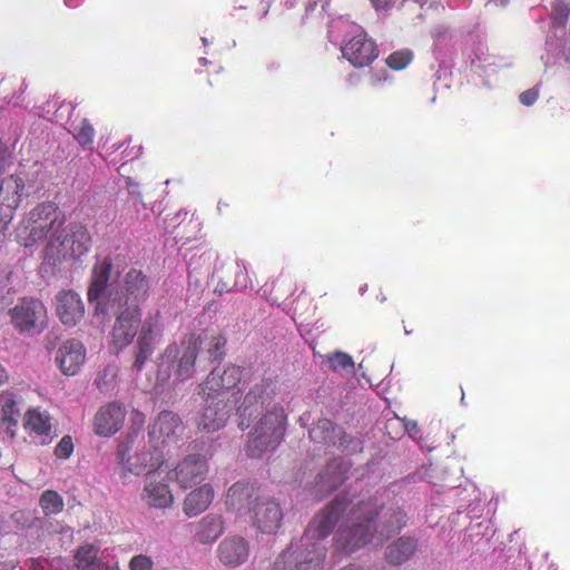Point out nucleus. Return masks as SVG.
<instances>
[{
    "label": "nucleus",
    "mask_w": 570,
    "mask_h": 570,
    "mask_svg": "<svg viewBox=\"0 0 570 570\" xmlns=\"http://www.w3.org/2000/svg\"><path fill=\"white\" fill-rule=\"evenodd\" d=\"M242 373L240 367L234 365L222 372L214 368L199 384L204 406L197 429L208 434L217 432L226 425L233 411L240 430L249 428L258 417L248 434L246 451L249 456L259 459L273 453L281 444L287 424L284 405L289 403L291 396L277 390L269 379L253 384L240 395Z\"/></svg>",
    "instance_id": "f257e3e1"
},
{
    "label": "nucleus",
    "mask_w": 570,
    "mask_h": 570,
    "mask_svg": "<svg viewBox=\"0 0 570 570\" xmlns=\"http://www.w3.org/2000/svg\"><path fill=\"white\" fill-rule=\"evenodd\" d=\"M406 513L399 507H385L382 497L348 501L335 498L308 524L297 543L281 558L294 562L295 570H324L326 538L340 522L335 533L338 550L352 553L366 546L379 547L406 525Z\"/></svg>",
    "instance_id": "f03ea898"
},
{
    "label": "nucleus",
    "mask_w": 570,
    "mask_h": 570,
    "mask_svg": "<svg viewBox=\"0 0 570 570\" xmlns=\"http://www.w3.org/2000/svg\"><path fill=\"white\" fill-rule=\"evenodd\" d=\"M16 237L26 248L48 239L45 256L51 265L80 261L91 247L87 227L80 223L65 225V215L53 202H42L26 213L18 223Z\"/></svg>",
    "instance_id": "7ed1b4c3"
},
{
    "label": "nucleus",
    "mask_w": 570,
    "mask_h": 570,
    "mask_svg": "<svg viewBox=\"0 0 570 570\" xmlns=\"http://www.w3.org/2000/svg\"><path fill=\"white\" fill-rule=\"evenodd\" d=\"M112 263L109 257L99 258L92 267L88 299L96 303L95 314L107 313L110 305H140L147 299L150 281L137 268L128 269L116 285H108Z\"/></svg>",
    "instance_id": "20e7f679"
},
{
    "label": "nucleus",
    "mask_w": 570,
    "mask_h": 570,
    "mask_svg": "<svg viewBox=\"0 0 570 570\" xmlns=\"http://www.w3.org/2000/svg\"><path fill=\"white\" fill-rule=\"evenodd\" d=\"M198 352L196 338H190L181 348L175 344L167 346L158 365L157 382L161 384L168 382L171 370H174V383H183L191 379L196 372Z\"/></svg>",
    "instance_id": "39448f33"
},
{
    "label": "nucleus",
    "mask_w": 570,
    "mask_h": 570,
    "mask_svg": "<svg viewBox=\"0 0 570 570\" xmlns=\"http://www.w3.org/2000/svg\"><path fill=\"white\" fill-rule=\"evenodd\" d=\"M100 314H112L115 316L110 332L111 346L117 351L129 346L137 336L138 330L142 323L141 307L138 305L125 306L115 304L108 306L107 313H98L97 315Z\"/></svg>",
    "instance_id": "423d86ee"
},
{
    "label": "nucleus",
    "mask_w": 570,
    "mask_h": 570,
    "mask_svg": "<svg viewBox=\"0 0 570 570\" xmlns=\"http://www.w3.org/2000/svg\"><path fill=\"white\" fill-rule=\"evenodd\" d=\"M185 425L181 419L171 411H161L149 426L148 439L150 448L165 452L166 448L178 445L185 436Z\"/></svg>",
    "instance_id": "0eeeda50"
},
{
    "label": "nucleus",
    "mask_w": 570,
    "mask_h": 570,
    "mask_svg": "<svg viewBox=\"0 0 570 570\" xmlns=\"http://www.w3.org/2000/svg\"><path fill=\"white\" fill-rule=\"evenodd\" d=\"M11 323L24 335L40 333L47 318V309L42 302L35 298H22L9 311Z\"/></svg>",
    "instance_id": "6e6552de"
},
{
    "label": "nucleus",
    "mask_w": 570,
    "mask_h": 570,
    "mask_svg": "<svg viewBox=\"0 0 570 570\" xmlns=\"http://www.w3.org/2000/svg\"><path fill=\"white\" fill-rule=\"evenodd\" d=\"M308 433L315 443L335 446L342 452L357 453L363 450L361 440L347 435L342 428L328 419L318 420Z\"/></svg>",
    "instance_id": "1a4fd4ad"
},
{
    "label": "nucleus",
    "mask_w": 570,
    "mask_h": 570,
    "mask_svg": "<svg viewBox=\"0 0 570 570\" xmlns=\"http://www.w3.org/2000/svg\"><path fill=\"white\" fill-rule=\"evenodd\" d=\"M163 333V325L158 313L148 315L141 323L136 343L134 368L140 372L147 360L153 355L155 345Z\"/></svg>",
    "instance_id": "9d476101"
},
{
    "label": "nucleus",
    "mask_w": 570,
    "mask_h": 570,
    "mask_svg": "<svg viewBox=\"0 0 570 570\" xmlns=\"http://www.w3.org/2000/svg\"><path fill=\"white\" fill-rule=\"evenodd\" d=\"M23 428L31 441L38 445H47L57 436L53 417L41 407H30L24 413Z\"/></svg>",
    "instance_id": "9b49d317"
},
{
    "label": "nucleus",
    "mask_w": 570,
    "mask_h": 570,
    "mask_svg": "<svg viewBox=\"0 0 570 570\" xmlns=\"http://www.w3.org/2000/svg\"><path fill=\"white\" fill-rule=\"evenodd\" d=\"M166 476L159 472H149L144 480L140 500L145 505L153 509L165 510L174 504V494L169 488Z\"/></svg>",
    "instance_id": "f8f14e48"
},
{
    "label": "nucleus",
    "mask_w": 570,
    "mask_h": 570,
    "mask_svg": "<svg viewBox=\"0 0 570 570\" xmlns=\"http://www.w3.org/2000/svg\"><path fill=\"white\" fill-rule=\"evenodd\" d=\"M208 473V462L199 454L185 456L168 472V478L174 480L179 488L188 489L200 484Z\"/></svg>",
    "instance_id": "ddd939ff"
},
{
    "label": "nucleus",
    "mask_w": 570,
    "mask_h": 570,
    "mask_svg": "<svg viewBox=\"0 0 570 570\" xmlns=\"http://www.w3.org/2000/svg\"><path fill=\"white\" fill-rule=\"evenodd\" d=\"M250 556V542L240 534H228L217 546L216 558L229 569L245 564Z\"/></svg>",
    "instance_id": "4468645a"
},
{
    "label": "nucleus",
    "mask_w": 570,
    "mask_h": 570,
    "mask_svg": "<svg viewBox=\"0 0 570 570\" xmlns=\"http://www.w3.org/2000/svg\"><path fill=\"white\" fill-rule=\"evenodd\" d=\"M118 462L122 468L135 475H140L145 472H155L165 462V452L160 449L153 448L151 452H141L134 456L128 454V449L119 446L117 450Z\"/></svg>",
    "instance_id": "2eb2a0df"
},
{
    "label": "nucleus",
    "mask_w": 570,
    "mask_h": 570,
    "mask_svg": "<svg viewBox=\"0 0 570 570\" xmlns=\"http://www.w3.org/2000/svg\"><path fill=\"white\" fill-rule=\"evenodd\" d=\"M255 529L265 534H273L279 529L283 520V510L279 503L269 498L257 500L250 511Z\"/></svg>",
    "instance_id": "dca6fc26"
},
{
    "label": "nucleus",
    "mask_w": 570,
    "mask_h": 570,
    "mask_svg": "<svg viewBox=\"0 0 570 570\" xmlns=\"http://www.w3.org/2000/svg\"><path fill=\"white\" fill-rule=\"evenodd\" d=\"M56 314L68 327H73L83 318L85 304L78 293L72 289L60 291L55 298Z\"/></svg>",
    "instance_id": "f3484780"
},
{
    "label": "nucleus",
    "mask_w": 570,
    "mask_h": 570,
    "mask_svg": "<svg viewBox=\"0 0 570 570\" xmlns=\"http://www.w3.org/2000/svg\"><path fill=\"white\" fill-rule=\"evenodd\" d=\"M341 50L354 67L368 66L379 56L376 45L363 32L352 37Z\"/></svg>",
    "instance_id": "a211bd4d"
},
{
    "label": "nucleus",
    "mask_w": 570,
    "mask_h": 570,
    "mask_svg": "<svg viewBox=\"0 0 570 570\" xmlns=\"http://www.w3.org/2000/svg\"><path fill=\"white\" fill-rule=\"evenodd\" d=\"M125 416V407L117 402L100 406L94 417L95 433L105 438L116 434L121 429Z\"/></svg>",
    "instance_id": "6ab92c4d"
},
{
    "label": "nucleus",
    "mask_w": 570,
    "mask_h": 570,
    "mask_svg": "<svg viewBox=\"0 0 570 570\" xmlns=\"http://www.w3.org/2000/svg\"><path fill=\"white\" fill-rule=\"evenodd\" d=\"M348 466L343 459H334L318 474L314 485V497L321 500L337 489L345 480Z\"/></svg>",
    "instance_id": "aec40b11"
},
{
    "label": "nucleus",
    "mask_w": 570,
    "mask_h": 570,
    "mask_svg": "<svg viewBox=\"0 0 570 570\" xmlns=\"http://www.w3.org/2000/svg\"><path fill=\"white\" fill-rule=\"evenodd\" d=\"M86 358L83 344L71 338L61 344L57 351L56 362L66 375H75L82 366Z\"/></svg>",
    "instance_id": "412c9836"
},
{
    "label": "nucleus",
    "mask_w": 570,
    "mask_h": 570,
    "mask_svg": "<svg viewBox=\"0 0 570 570\" xmlns=\"http://www.w3.org/2000/svg\"><path fill=\"white\" fill-rule=\"evenodd\" d=\"M98 546L85 543L76 550L72 563L62 558H53L51 567L56 570H96L98 567Z\"/></svg>",
    "instance_id": "4be33fe9"
},
{
    "label": "nucleus",
    "mask_w": 570,
    "mask_h": 570,
    "mask_svg": "<svg viewBox=\"0 0 570 570\" xmlns=\"http://www.w3.org/2000/svg\"><path fill=\"white\" fill-rule=\"evenodd\" d=\"M194 539L200 544H213L225 531V519L220 514L208 513L193 524Z\"/></svg>",
    "instance_id": "5701e85b"
},
{
    "label": "nucleus",
    "mask_w": 570,
    "mask_h": 570,
    "mask_svg": "<svg viewBox=\"0 0 570 570\" xmlns=\"http://www.w3.org/2000/svg\"><path fill=\"white\" fill-rule=\"evenodd\" d=\"M257 500L255 487L246 482H236L226 495L227 507L238 513L252 511Z\"/></svg>",
    "instance_id": "b1692460"
},
{
    "label": "nucleus",
    "mask_w": 570,
    "mask_h": 570,
    "mask_svg": "<svg viewBox=\"0 0 570 570\" xmlns=\"http://www.w3.org/2000/svg\"><path fill=\"white\" fill-rule=\"evenodd\" d=\"M214 500V489L210 484H203L190 491L184 502V513L191 518L206 511Z\"/></svg>",
    "instance_id": "393cba45"
},
{
    "label": "nucleus",
    "mask_w": 570,
    "mask_h": 570,
    "mask_svg": "<svg viewBox=\"0 0 570 570\" xmlns=\"http://www.w3.org/2000/svg\"><path fill=\"white\" fill-rule=\"evenodd\" d=\"M419 543L413 537H400L385 549V560L392 566H401L417 551Z\"/></svg>",
    "instance_id": "a878e982"
},
{
    "label": "nucleus",
    "mask_w": 570,
    "mask_h": 570,
    "mask_svg": "<svg viewBox=\"0 0 570 570\" xmlns=\"http://www.w3.org/2000/svg\"><path fill=\"white\" fill-rule=\"evenodd\" d=\"M234 274H235V281L232 286H228L226 283L218 284L217 289L219 292L226 291L229 292L230 289L236 291H244L250 285L249 277L247 275V265L244 261L238 259L235 263L234 266Z\"/></svg>",
    "instance_id": "bb28decb"
},
{
    "label": "nucleus",
    "mask_w": 570,
    "mask_h": 570,
    "mask_svg": "<svg viewBox=\"0 0 570 570\" xmlns=\"http://www.w3.org/2000/svg\"><path fill=\"white\" fill-rule=\"evenodd\" d=\"M40 507L45 514H57L63 509V500L61 495L52 490L45 491L40 497Z\"/></svg>",
    "instance_id": "cd10ccee"
},
{
    "label": "nucleus",
    "mask_w": 570,
    "mask_h": 570,
    "mask_svg": "<svg viewBox=\"0 0 570 570\" xmlns=\"http://www.w3.org/2000/svg\"><path fill=\"white\" fill-rule=\"evenodd\" d=\"M70 132L73 138L82 146H89L94 141L95 130L87 119L71 126Z\"/></svg>",
    "instance_id": "c85d7f7f"
},
{
    "label": "nucleus",
    "mask_w": 570,
    "mask_h": 570,
    "mask_svg": "<svg viewBox=\"0 0 570 570\" xmlns=\"http://www.w3.org/2000/svg\"><path fill=\"white\" fill-rule=\"evenodd\" d=\"M327 362L333 371H345L352 373L354 371V361L351 355L344 352H335L327 356Z\"/></svg>",
    "instance_id": "c756f323"
},
{
    "label": "nucleus",
    "mask_w": 570,
    "mask_h": 570,
    "mask_svg": "<svg viewBox=\"0 0 570 570\" xmlns=\"http://www.w3.org/2000/svg\"><path fill=\"white\" fill-rule=\"evenodd\" d=\"M117 366L108 365L98 374L95 380V384L100 392L107 393L112 390L115 380L117 377Z\"/></svg>",
    "instance_id": "7c9ffc66"
},
{
    "label": "nucleus",
    "mask_w": 570,
    "mask_h": 570,
    "mask_svg": "<svg viewBox=\"0 0 570 570\" xmlns=\"http://www.w3.org/2000/svg\"><path fill=\"white\" fill-rule=\"evenodd\" d=\"M225 337L220 335L214 336L208 343V347L206 351L207 360L210 363L222 361L225 355Z\"/></svg>",
    "instance_id": "2f4dec72"
},
{
    "label": "nucleus",
    "mask_w": 570,
    "mask_h": 570,
    "mask_svg": "<svg viewBox=\"0 0 570 570\" xmlns=\"http://www.w3.org/2000/svg\"><path fill=\"white\" fill-rule=\"evenodd\" d=\"M569 6L561 0L553 1L552 4V27L563 28L569 17Z\"/></svg>",
    "instance_id": "473e14b6"
},
{
    "label": "nucleus",
    "mask_w": 570,
    "mask_h": 570,
    "mask_svg": "<svg viewBox=\"0 0 570 570\" xmlns=\"http://www.w3.org/2000/svg\"><path fill=\"white\" fill-rule=\"evenodd\" d=\"M412 60V52L410 50H400L391 53L386 58V65L394 69H404Z\"/></svg>",
    "instance_id": "72a5a7b5"
},
{
    "label": "nucleus",
    "mask_w": 570,
    "mask_h": 570,
    "mask_svg": "<svg viewBox=\"0 0 570 570\" xmlns=\"http://www.w3.org/2000/svg\"><path fill=\"white\" fill-rule=\"evenodd\" d=\"M73 452V442L70 435H65L55 449V454L59 459H68Z\"/></svg>",
    "instance_id": "f704fd0d"
},
{
    "label": "nucleus",
    "mask_w": 570,
    "mask_h": 570,
    "mask_svg": "<svg viewBox=\"0 0 570 570\" xmlns=\"http://www.w3.org/2000/svg\"><path fill=\"white\" fill-rule=\"evenodd\" d=\"M154 562L146 554L134 556L129 562L130 570H153Z\"/></svg>",
    "instance_id": "c9c22d12"
},
{
    "label": "nucleus",
    "mask_w": 570,
    "mask_h": 570,
    "mask_svg": "<svg viewBox=\"0 0 570 570\" xmlns=\"http://www.w3.org/2000/svg\"><path fill=\"white\" fill-rule=\"evenodd\" d=\"M130 424L134 432H139L145 424V414L138 410H132L130 413Z\"/></svg>",
    "instance_id": "e433bc0d"
},
{
    "label": "nucleus",
    "mask_w": 570,
    "mask_h": 570,
    "mask_svg": "<svg viewBox=\"0 0 570 570\" xmlns=\"http://www.w3.org/2000/svg\"><path fill=\"white\" fill-rule=\"evenodd\" d=\"M539 97L538 90L535 88H531L520 94L519 99L520 102L524 106H532Z\"/></svg>",
    "instance_id": "4c0bfd02"
},
{
    "label": "nucleus",
    "mask_w": 570,
    "mask_h": 570,
    "mask_svg": "<svg viewBox=\"0 0 570 570\" xmlns=\"http://www.w3.org/2000/svg\"><path fill=\"white\" fill-rule=\"evenodd\" d=\"M330 0H307L306 11L309 12L320 7L321 12H326Z\"/></svg>",
    "instance_id": "58836bf2"
},
{
    "label": "nucleus",
    "mask_w": 570,
    "mask_h": 570,
    "mask_svg": "<svg viewBox=\"0 0 570 570\" xmlns=\"http://www.w3.org/2000/svg\"><path fill=\"white\" fill-rule=\"evenodd\" d=\"M126 186H127L129 193L136 197V200L138 203H140L142 206H145V204L142 202V196H141L140 191L138 190V184L136 181H134L131 178H127Z\"/></svg>",
    "instance_id": "ea45409f"
},
{
    "label": "nucleus",
    "mask_w": 570,
    "mask_h": 570,
    "mask_svg": "<svg viewBox=\"0 0 570 570\" xmlns=\"http://www.w3.org/2000/svg\"><path fill=\"white\" fill-rule=\"evenodd\" d=\"M51 561L45 559H32L30 564V570H46L49 568L50 570H56L51 567Z\"/></svg>",
    "instance_id": "a19ab883"
},
{
    "label": "nucleus",
    "mask_w": 570,
    "mask_h": 570,
    "mask_svg": "<svg viewBox=\"0 0 570 570\" xmlns=\"http://www.w3.org/2000/svg\"><path fill=\"white\" fill-rule=\"evenodd\" d=\"M387 79L389 76L386 70H382L380 72H371L370 81L372 86H377L379 83H381L382 81H386Z\"/></svg>",
    "instance_id": "79ce46f5"
},
{
    "label": "nucleus",
    "mask_w": 570,
    "mask_h": 570,
    "mask_svg": "<svg viewBox=\"0 0 570 570\" xmlns=\"http://www.w3.org/2000/svg\"><path fill=\"white\" fill-rule=\"evenodd\" d=\"M376 10H385L392 8L397 0H371Z\"/></svg>",
    "instance_id": "37998d69"
},
{
    "label": "nucleus",
    "mask_w": 570,
    "mask_h": 570,
    "mask_svg": "<svg viewBox=\"0 0 570 570\" xmlns=\"http://www.w3.org/2000/svg\"><path fill=\"white\" fill-rule=\"evenodd\" d=\"M341 26H347L352 29H356L355 26H352L348 22L346 21H343V20H338V21H334L330 24L328 27V37L332 39L334 37V33L335 31L341 27Z\"/></svg>",
    "instance_id": "c03bdc74"
},
{
    "label": "nucleus",
    "mask_w": 570,
    "mask_h": 570,
    "mask_svg": "<svg viewBox=\"0 0 570 570\" xmlns=\"http://www.w3.org/2000/svg\"><path fill=\"white\" fill-rule=\"evenodd\" d=\"M403 422H404V429L407 432V434L410 436L414 438L416 435V433L419 432L417 423L415 421H410V420H403Z\"/></svg>",
    "instance_id": "a18cd8bd"
},
{
    "label": "nucleus",
    "mask_w": 570,
    "mask_h": 570,
    "mask_svg": "<svg viewBox=\"0 0 570 570\" xmlns=\"http://www.w3.org/2000/svg\"><path fill=\"white\" fill-rule=\"evenodd\" d=\"M18 562L13 559L0 560V570H16Z\"/></svg>",
    "instance_id": "49530a36"
},
{
    "label": "nucleus",
    "mask_w": 570,
    "mask_h": 570,
    "mask_svg": "<svg viewBox=\"0 0 570 570\" xmlns=\"http://www.w3.org/2000/svg\"><path fill=\"white\" fill-rule=\"evenodd\" d=\"M212 257H213V253L212 250H207V252H204L200 256H199V261H202L203 264L205 265H209L210 264V261H212Z\"/></svg>",
    "instance_id": "de8ad7c7"
},
{
    "label": "nucleus",
    "mask_w": 570,
    "mask_h": 570,
    "mask_svg": "<svg viewBox=\"0 0 570 570\" xmlns=\"http://www.w3.org/2000/svg\"><path fill=\"white\" fill-rule=\"evenodd\" d=\"M13 407L14 402L11 400H8L2 406L4 414L13 413Z\"/></svg>",
    "instance_id": "09e8293b"
},
{
    "label": "nucleus",
    "mask_w": 570,
    "mask_h": 570,
    "mask_svg": "<svg viewBox=\"0 0 570 570\" xmlns=\"http://www.w3.org/2000/svg\"><path fill=\"white\" fill-rule=\"evenodd\" d=\"M509 3V0H489L487 6L495 4L500 7H505Z\"/></svg>",
    "instance_id": "8fccbe9b"
},
{
    "label": "nucleus",
    "mask_w": 570,
    "mask_h": 570,
    "mask_svg": "<svg viewBox=\"0 0 570 570\" xmlns=\"http://www.w3.org/2000/svg\"><path fill=\"white\" fill-rule=\"evenodd\" d=\"M79 3V0H65V4L70 8H76Z\"/></svg>",
    "instance_id": "3c124183"
},
{
    "label": "nucleus",
    "mask_w": 570,
    "mask_h": 570,
    "mask_svg": "<svg viewBox=\"0 0 570 570\" xmlns=\"http://www.w3.org/2000/svg\"><path fill=\"white\" fill-rule=\"evenodd\" d=\"M6 379H7L6 370L2 367V365H0V385L6 381Z\"/></svg>",
    "instance_id": "603ef678"
},
{
    "label": "nucleus",
    "mask_w": 570,
    "mask_h": 570,
    "mask_svg": "<svg viewBox=\"0 0 570 570\" xmlns=\"http://www.w3.org/2000/svg\"><path fill=\"white\" fill-rule=\"evenodd\" d=\"M284 2L285 6H287L288 8H292L294 7L298 0H282Z\"/></svg>",
    "instance_id": "864d4df0"
},
{
    "label": "nucleus",
    "mask_w": 570,
    "mask_h": 570,
    "mask_svg": "<svg viewBox=\"0 0 570 570\" xmlns=\"http://www.w3.org/2000/svg\"><path fill=\"white\" fill-rule=\"evenodd\" d=\"M484 71H485V73H487V75H491V73L495 72V71H497V69H495L492 65H488V66L485 67V70H484Z\"/></svg>",
    "instance_id": "5fc2aeb1"
},
{
    "label": "nucleus",
    "mask_w": 570,
    "mask_h": 570,
    "mask_svg": "<svg viewBox=\"0 0 570 570\" xmlns=\"http://www.w3.org/2000/svg\"><path fill=\"white\" fill-rule=\"evenodd\" d=\"M189 267H190V268H194V269H196V268L198 267V266H197V261H196L195 256H193V257L190 258V261H189Z\"/></svg>",
    "instance_id": "6e6d98bb"
},
{
    "label": "nucleus",
    "mask_w": 570,
    "mask_h": 570,
    "mask_svg": "<svg viewBox=\"0 0 570 570\" xmlns=\"http://www.w3.org/2000/svg\"><path fill=\"white\" fill-rule=\"evenodd\" d=\"M186 216H187V212H183V210H180V212H178V213L176 214V219H179V220H180V219H184Z\"/></svg>",
    "instance_id": "4d7b16f0"
},
{
    "label": "nucleus",
    "mask_w": 570,
    "mask_h": 570,
    "mask_svg": "<svg viewBox=\"0 0 570 570\" xmlns=\"http://www.w3.org/2000/svg\"><path fill=\"white\" fill-rule=\"evenodd\" d=\"M268 9H269V3L268 2L264 3L262 17H265L267 14Z\"/></svg>",
    "instance_id": "13d9d810"
},
{
    "label": "nucleus",
    "mask_w": 570,
    "mask_h": 570,
    "mask_svg": "<svg viewBox=\"0 0 570 570\" xmlns=\"http://www.w3.org/2000/svg\"><path fill=\"white\" fill-rule=\"evenodd\" d=\"M341 570H362V569L356 566H347V567L342 568Z\"/></svg>",
    "instance_id": "bf43d9fd"
},
{
    "label": "nucleus",
    "mask_w": 570,
    "mask_h": 570,
    "mask_svg": "<svg viewBox=\"0 0 570 570\" xmlns=\"http://www.w3.org/2000/svg\"><path fill=\"white\" fill-rule=\"evenodd\" d=\"M199 62L204 66H206L208 63V60L204 57L199 58Z\"/></svg>",
    "instance_id": "052dcab7"
},
{
    "label": "nucleus",
    "mask_w": 570,
    "mask_h": 570,
    "mask_svg": "<svg viewBox=\"0 0 570 570\" xmlns=\"http://www.w3.org/2000/svg\"><path fill=\"white\" fill-rule=\"evenodd\" d=\"M366 289H367V285L365 284V285H363V286L360 288V293H361V295H363V294L366 292Z\"/></svg>",
    "instance_id": "680f3d73"
},
{
    "label": "nucleus",
    "mask_w": 570,
    "mask_h": 570,
    "mask_svg": "<svg viewBox=\"0 0 570 570\" xmlns=\"http://www.w3.org/2000/svg\"><path fill=\"white\" fill-rule=\"evenodd\" d=\"M224 206H227V204L223 203V202H219L218 203V210H222V208H224Z\"/></svg>",
    "instance_id": "e2e57ef3"
},
{
    "label": "nucleus",
    "mask_w": 570,
    "mask_h": 570,
    "mask_svg": "<svg viewBox=\"0 0 570 570\" xmlns=\"http://www.w3.org/2000/svg\"><path fill=\"white\" fill-rule=\"evenodd\" d=\"M202 41H203V43H204L205 46H208V43H209V42H208V40H207V38H205V37H203V38H202Z\"/></svg>",
    "instance_id": "0e129e2a"
},
{
    "label": "nucleus",
    "mask_w": 570,
    "mask_h": 570,
    "mask_svg": "<svg viewBox=\"0 0 570 570\" xmlns=\"http://www.w3.org/2000/svg\"><path fill=\"white\" fill-rule=\"evenodd\" d=\"M566 60L570 63V51L566 55Z\"/></svg>",
    "instance_id": "69168bd1"
},
{
    "label": "nucleus",
    "mask_w": 570,
    "mask_h": 570,
    "mask_svg": "<svg viewBox=\"0 0 570 570\" xmlns=\"http://www.w3.org/2000/svg\"><path fill=\"white\" fill-rule=\"evenodd\" d=\"M461 401H464V392H462Z\"/></svg>",
    "instance_id": "338daca9"
}]
</instances>
